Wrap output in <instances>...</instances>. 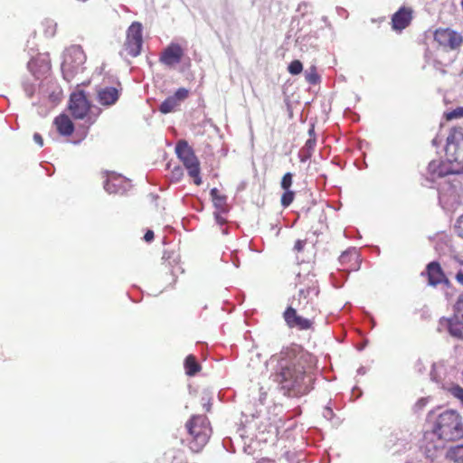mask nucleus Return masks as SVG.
<instances>
[{"instance_id":"22","label":"nucleus","mask_w":463,"mask_h":463,"mask_svg":"<svg viewBox=\"0 0 463 463\" xmlns=\"http://www.w3.org/2000/svg\"><path fill=\"white\" fill-rule=\"evenodd\" d=\"M213 205L220 211H224V205L226 203V196L221 195L217 188H213L210 192Z\"/></svg>"},{"instance_id":"32","label":"nucleus","mask_w":463,"mask_h":463,"mask_svg":"<svg viewBox=\"0 0 463 463\" xmlns=\"http://www.w3.org/2000/svg\"><path fill=\"white\" fill-rule=\"evenodd\" d=\"M293 175L291 173H286L280 182V186L283 190H289L292 185Z\"/></svg>"},{"instance_id":"8","label":"nucleus","mask_w":463,"mask_h":463,"mask_svg":"<svg viewBox=\"0 0 463 463\" xmlns=\"http://www.w3.org/2000/svg\"><path fill=\"white\" fill-rule=\"evenodd\" d=\"M446 155L454 160L463 157V130L462 128H453L450 130L446 144Z\"/></svg>"},{"instance_id":"14","label":"nucleus","mask_w":463,"mask_h":463,"mask_svg":"<svg viewBox=\"0 0 463 463\" xmlns=\"http://www.w3.org/2000/svg\"><path fill=\"white\" fill-rule=\"evenodd\" d=\"M188 90L185 88L178 89L174 95L166 98L160 105L159 110L163 114H167L175 110L180 103L188 97Z\"/></svg>"},{"instance_id":"12","label":"nucleus","mask_w":463,"mask_h":463,"mask_svg":"<svg viewBox=\"0 0 463 463\" xmlns=\"http://www.w3.org/2000/svg\"><path fill=\"white\" fill-rule=\"evenodd\" d=\"M184 56V50L177 43H170L160 55V61L168 66L173 67L181 62Z\"/></svg>"},{"instance_id":"25","label":"nucleus","mask_w":463,"mask_h":463,"mask_svg":"<svg viewBox=\"0 0 463 463\" xmlns=\"http://www.w3.org/2000/svg\"><path fill=\"white\" fill-rule=\"evenodd\" d=\"M439 161L432 160L428 165V179L434 181L436 178L440 177L439 175Z\"/></svg>"},{"instance_id":"1","label":"nucleus","mask_w":463,"mask_h":463,"mask_svg":"<svg viewBox=\"0 0 463 463\" xmlns=\"http://www.w3.org/2000/svg\"><path fill=\"white\" fill-rule=\"evenodd\" d=\"M299 347L295 345L283 349L279 354H273L269 363L276 362L272 376L274 381L288 392V395L301 396L311 389L312 375L306 373L302 357L298 355Z\"/></svg>"},{"instance_id":"24","label":"nucleus","mask_w":463,"mask_h":463,"mask_svg":"<svg viewBox=\"0 0 463 463\" xmlns=\"http://www.w3.org/2000/svg\"><path fill=\"white\" fill-rule=\"evenodd\" d=\"M305 80L311 85H316L320 81V76L317 72V68L311 66L309 69L305 71Z\"/></svg>"},{"instance_id":"16","label":"nucleus","mask_w":463,"mask_h":463,"mask_svg":"<svg viewBox=\"0 0 463 463\" xmlns=\"http://www.w3.org/2000/svg\"><path fill=\"white\" fill-rule=\"evenodd\" d=\"M427 275L429 279V284L430 286H437L440 283H445L446 285L449 284V279L445 277V274L437 261H432L427 265Z\"/></svg>"},{"instance_id":"52","label":"nucleus","mask_w":463,"mask_h":463,"mask_svg":"<svg viewBox=\"0 0 463 463\" xmlns=\"http://www.w3.org/2000/svg\"><path fill=\"white\" fill-rule=\"evenodd\" d=\"M432 143H433L434 146H436V144H438V141H436V139H433Z\"/></svg>"},{"instance_id":"27","label":"nucleus","mask_w":463,"mask_h":463,"mask_svg":"<svg viewBox=\"0 0 463 463\" xmlns=\"http://www.w3.org/2000/svg\"><path fill=\"white\" fill-rule=\"evenodd\" d=\"M450 159L448 158L446 161H439V175L440 177L450 175L451 172H458V170H451L450 168Z\"/></svg>"},{"instance_id":"26","label":"nucleus","mask_w":463,"mask_h":463,"mask_svg":"<svg viewBox=\"0 0 463 463\" xmlns=\"http://www.w3.org/2000/svg\"><path fill=\"white\" fill-rule=\"evenodd\" d=\"M454 312L456 319H461V322H463V293L458 297L454 305Z\"/></svg>"},{"instance_id":"5","label":"nucleus","mask_w":463,"mask_h":463,"mask_svg":"<svg viewBox=\"0 0 463 463\" xmlns=\"http://www.w3.org/2000/svg\"><path fill=\"white\" fill-rule=\"evenodd\" d=\"M175 153L187 169L189 175L194 178V183L200 185L202 184L200 162L187 141L179 140L175 146Z\"/></svg>"},{"instance_id":"2","label":"nucleus","mask_w":463,"mask_h":463,"mask_svg":"<svg viewBox=\"0 0 463 463\" xmlns=\"http://www.w3.org/2000/svg\"><path fill=\"white\" fill-rule=\"evenodd\" d=\"M433 433L446 441L463 438V422L460 415L453 410L440 412L433 425Z\"/></svg>"},{"instance_id":"44","label":"nucleus","mask_w":463,"mask_h":463,"mask_svg":"<svg viewBox=\"0 0 463 463\" xmlns=\"http://www.w3.org/2000/svg\"><path fill=\"white\" fill-rule=\"evenodd\" d=\"M456 279L457 281L463 286V270H459L457 274H456Z\"/></svg>"},{"instance_id":"3","label":"nucleus","mask_w":463,"mask_h":463,"mask_svg":"<svg viewBox=\"0 0 463 463\" xmlns=\"http://www.w3.org/2000/svg\"><path fill=\"white\" fill-rule=\"evenodd\" d=\"M185 426L188 433L192 437L190 449L193 452H200L208 442L211 435V429L207 418L201 415L193 416Z\"/></svg>"},{"instance_id":"41","label":"nucleus","mask_w":463,"mask_h":463,"mask_svg":"<svg viewBox=\"0 0 463 463\" xmlns=\"http://www.w3.org/2000/svg\"><path fill=\"white\" fill-rule=\"evenodd\" d=\"M305 245V241L301 240H298L294 245V249L298 251H301Z\"/></svg>"},{"instance_id":"31","label":"nucleus","mask_w":463,"mask_h":463,"mask_svg":"<svg viewBox=\"0 0 463 463\" xmlns=\"http://www.w3.org/2000/svg\"><path fill=\"white\" fill-rule=\"evenodd\" d=\"M450 159V169L451 170H458V172H451L450 175H460L463 174V164L461 163V160L463 157H461L458 160H454L452 157H448Z\"/></svg>"},{"instance_id":"49","label":"nucleus","mask_w":463,"mask_h":463,"mask_svg":"<svg viewBox=\"0 0 463 463\" xmlns=\"http://www.w3.org/2000/svg\"><path fill=\"white\" fill-rule=\"evenodd\" d=\"M263 463H275V462L272 460H264Z\"/></svg>"},{"instance_id":"11","label":"nucleus","mask_w":463,"mask_h":463,"mask_svg":"<svg viewBox=\"0 0 463 463\" xmlns=\"http://www.w3.org/2000/svg\"><path fill=\"white\" fill-rule=\"evenodd\" d=\"M130 188V180L114 173L108 175L106 181L104 182V189L109 194H123Z\"/></svg>"},{"instance_id":"43","label":"nucleus","mask_w":463,"mask_h":463,"mask_svg":"<svg viewBox=\"0 0 463 463\" xmlns=\"http://www.w3.org/2000/svg\"><path fill=\"white\" fill-rule=\"evenodd\" d=\"M267 398V393L265 392H262V388L260 389V398H259V401H260V403L261 405L264 404V402Z\"/></svg>"},{"instance_id":"30","label":"nucleus","mask_w":463,"mask_h":463,"mask_svg":"<svg viewBox=\"0 0 463 463\" xmlns=\"http://www.w3.org/2000/svg\"><path fill=\"white\" fill-rule=\"evenodd\" d=\"M357 251L355 249H349L345 251H344L340 257L339 261L344 264L349 261L352 258H357Z\"/></svg>"},{"instance_id":"29","label":"nucleus","mask_w":463,"mask_h":463,"mask_svg":"<svg viewBox=\"0 0 463 463\" xmlns=\"http://www.w3.org/2000/svg\"><path fill=\"white\" fill-rule=\"evenodd\" d=\"M295 194L291 190H285L284 194L281 196V204L284 208L290 205V203L294 200Z\"/></svg>"},{"instance_id":"42","label":"nucleus","mask_w":463,"mask_h":463,"mask_svg":"<svg viewBox=\"0 0 463 463\" xmlns=\"http://www.w3.org/2000/svg\"><path fill=\"white\" fill-rule=\"evenodd\" d=\"M214 217H215V221H216V222H217L218 224H220V225L224 224V223H225V222H226V221H225V219H224L223 217H222V216H221V214H220V213H214Z\"/></svg>"},{"instance_id":"45","label":"nucleus","mask_w":463,"mask_h":463,"mask_svg":"<svg viewBox=\"0 0 463 463\" xmlns=\"http://www.w3.org/2000/svg\"><path fill=\"white\" fill-rule=\"evenodd\" d=\"M308 135H309V137H316L314 127L309 128Z\"/></svg>"},{"instance_id":"51","label":"nucleus","mask_w":463,"mask_h":463,"mask_svg":"<svg viewBox=\"0 0 463 463\" xmlns=\"http://www.w3.org/2000/svg\"><path fill=\"white\" fill-rule=\"evenodd\" d=\"M234 265H235L236 267H239V261H238V260H236V261H234Z\"/></svg>"},{"instance_id":"20","label":"nucleus","mask_w":463,"mask_h":463,"mask_svg":"<svg viewBox=\"0 0 463 463\" xmlns=\"http://www.w3.org/2000/svg\"><path fill=\"white\" fill-rule=\"evenodd\" d=\"M317 144L316 137H309L307 141L305 146L300 149L299 151V158L301 162H306L312 156V154L315 150V146Z\"/></svg>"},{"instance_id":"21","label":"nucleus","mask_w":463,"mask_h":463,"mask_svg":"<svg viewBox=\"0 0 463 463\" xmlns=\"http://www.w3.org/2000/svg\"><path fill=\"white\" fill-rule=\"evenodd\" d=\"M184 368L186 374L194 376L201 369L200 364L197 363L195 357L192 354L188 355L184 360Z\"/></svg>"},{"instance_id":"37","label":"nucleus","mask_w":463,"mask_h":463,"mask_svg":"<svg viewBox=\"0 0 463 463\" xmlns=\"http://www.w3.org/2000/svg\"><path fill=\"white\" fill-rule=\"evenodd\" d=\"M24 90L27 97H32L35 91V86L31 83H24Z\"/></svg>"},{"instance_id":"19","label":"nucleus","mask_w":463,"mask_h":463,"mask_svg":"<svg viewBox=\"0 0 463 463\" xmlns=\"http://www.w3.org/2000/svg\"><path fill=\"white\" fill-rule=\"evenodd\" d=\"M448 330L451 336L463 339V322H461V319H456V317L449 319Z\"/></svg>"},{"instance_id":"18","label":"nucleus","mask_w":463,"mask_h":463,"mask_svg":"<svg viewBox=\"0 0 463 463\" xmlns=\"http://www.w3.org/2000/svg\"><path fill=\"white\" fill-rule=\"evenodd\" d=\"M59 133L62 136H71L74 130L71 120L66 115H60L54 120Z\"/></svg>"},{"instance_id":"17","label":"nucleus","mask_w":463,"mask_h":463,"mask_svg":"<svg viewBox=\"0 0 463 463\" xmlns=\"http://www.w3.org/2000/svg\"><path fill=\"white\" fill-rule=\"evenodd\" d=\"M119 98V91L115 87H105L98 90V100L103 106L115 104Z\"/></svg>"},{"instance_id":"47","label":"nucleus","mask_w":463,"mask_h":463,"mask_svg":"<svg viewBox=\"0 0 463 463\" xmlns=\"http://www.w3.org/2000/svg\"><path fill=\"white\" fill-rule=\"evenodd\" d=\"M36 62V61H33L32 60L31 61L28 62V67L30 70H32V66Z\"/></svg>"},{"instance_id":"15","label":"nucleus","mask_w":463,"mask_h":463,"mask_svg":"<svg viewBox=\"0 0 463 463\" xmlns=\"http://www.w3.org/2000/svg\"><path fill=\"white\" fill-rule=\"evenodd\" d=\"M412 20V9L402 6L395 12L392 17V28L395 31H402Z\"/></svg>"},{"instance_id":"35","label":"nucleus","mask_w":463,"mask_h":463,"mask_svg":"<svg viewBox=\"0 0 463 463\" xmlns=\"http://www.w3.org/2000/svg\"><path fill=\"white\" fill-rule=\"evenodd\" d=\"M454 230L457 235L463 239V213L457 219Z\"/></svg>"},{"instance_id":"33","label":"nucleus","mask_w":463,"mask_h":463,"mask_svg":"<svg viewBox=\"0 0 463 463\" xmlns=\"http://www.w3.org/2000/svg\"><path fill=\"white\" fill-rule=\"evenodd\" d=\"M449 392L456 398L460 400L463 403V388L459 385H451Z\"/></svg>"},{"instance_id":"10","label":"nucleus","mask_w":463,"mask_h":463,"mask_svg":"<svg viewBox=\"0 0 463 463\" xmlns=\"http://www.w3.org/2000/svg\"><path fill=\"white\" fill-rule=\"evenodd\" d=\"M434 39L439 45L449 47L451 50H457L463 42L460 33L449 28L436 30Z\"/></svg>"},{"instance_id":"28","label":"nucleus","mask_w":463,"mask_h":463,"mask_svg":"<svg viewBox=\"0 0 463 463\" xmlns=\"http://www.w3.org/2000/svg\"><path fill=\"white\" fill-rule=\"evenodd\" d=\"M288 71L291 75H298L303 71V64L299 60H294L288 64Z\"/></svg>"},{"instance_id":"48","label":"nucleus","mask_w":463,"mask_h":463,"mask_svg":"<svg viewBox=\"0 0 463 463\" xmlns=\"http://www.w3.org/2000/svg\"><path fill=\"white\" fill-rule=\"evenodd\" d=\"M210 403H203V407H205L206 411H210Z\"/></svg>"},{"instance_id":"7","label":"nucleus","mask_w":463,"mask_h":463,"mask_svg":"<svg viewBox=\"0 0 463 463\" xmlns=\"http://www.w3.org/2000/svg\"><path fill=\"white\" fill-rule=\"evenodd\" d=\"M90 109V104L88 101L83 90H79L71 94L69 109L75 119L85 118Z\"/></svg>"},{"instance_id":"36","label":"nucleus","mask_w":463,"mask_h":463,"mask_svg":"<svg viewBox=\"0 0 463 463\" xmlns=\"http://www.w3.org/2000/svg\"><path fill=\"white\" fill-rule=\"evenodd\" d=\"M184 175L183 169L180 166L175 167L171 172V180L173 182H179Z\"/></svg>"},{"instance_id":"9","label":"nucleus","mask_w":463,"mask_h":463,"mask_svg":"<svg viewBox=\"0 0 463 463\" xmlns=\"http://www.w3.org/2000/svg\"><path fill=\"white\" fill-rule=\"evenodd\" d=\"M296 299H292L290 305L283 313L284 320L290 328H298L299 330L309 329L312 326L311 320L305 318L297 314V308L294 307Z\"/></svg>"},{"instance_id":"6","label":"nucleus","mask_w":463,"mask_h":463,"mask_svg":"<svg viewBox=\"0 0 463 463\" xmlns=\"http://www.w3.org/2000/svg\"><path fill=\"white\" fill-rule=\"evenodd\" d=\"M142 43V25L140 23L135 22L128 30L125 50L130 56L137 57L140 54Z\"/></svg>"},{"instance_id":"40","label":"nucleus","mask_w":463,"mask_h":463,"mask_svg":"<svg viewBox=\"0 0 463 463\" xmlns=\"http://www.w3.org/2000/svg\"><path fill=\"white\" fill-rule=\"evenodd\" d=\"M323 416L327 419V420H330L331 417L333 416V411L331 408L329 407H326L324 409V411H323Z\"/></svg>"},{"instance_id":"13","label":"nucleus","mask_w":463,"mask_h":463,"mask_svg":"<svg viewBox=\"0 0 463 463\" xmlns=\"http://www.w3.org/2000/svg\"><path fill=\"white\" fill-rule=\"evenodd\" d=\"M317 296L318 290L315 286H308L307 288H300L298 296H294L292 299H296L294 307L302 312H307V310L313 309L311 294Z\"/></svg>"},{"instance_id":"38","label":"nucleus","mask_w":463,"mask_h":463,"mask_svg":"<svg viewBox=\"0 0 463 463\" xmlns=\"http://www.w3.org/2000/svg\"><path fill=\"white\" fill-rule=\"evenodd\" d=\"M144 240L146 241V242H150L154 240V232L151 231V230H148L145 235H144Z\"/></svg>"},{"instance_id":"23","label":"nucleus","mask_w":463,"mask_h":463,"mask_svg":"<svg viewBox=\"0 0 463 463\" xmlns=\"http://www.w3.org/2000/svg\"><path fill=\"white\" fill-rule=\"evenodd\" d=\"M447 457L456 463H463V445L450 448L447 453Z\"/></svg>"},{"instance_id":"34","label":"nucleus","mask_w":463,"mask_h":463,"mask_svg":"<svg viewBox=\"0 0 463 463\" xmlns=\"http://www.w3.org/2000/svg\"><path fill=\"white\" fill-rule=\"evenodd\" d=\"M463 117V107L457 108L456 109H453L452 111L446 114V118L448 120H451L454 118H459Z\"/></svg>"},{"instance_id":"39","label":"nucleus","mask_w":463,"mask_h":463,"mask_svg":"<svg viewBox=\"0 0 463 463\" xmlns=\"http://www.w3.org/2000/svg\"><path fill=\"white\" fill-rule=\"evenodd\" d=\"M33 140L36 144H38L40 146H43V139L42 136L39 133H34L33 135Z\"/></svg>"},{"instance_id":"46","label":"nucleus","mask_w":463,"mask_h":463,"mask_svg":"<svg viewBox=\"0 0 463 463\" xmlns=\"http://www.w3.org/2000/svg\"><path fill=\"white\" fill-rule=\"evenodd\" d=\"M365 373H366V370L364 366L359 367L357 370L358 374H364Z\"/></svg>"},{"instance_id":"50","label":"nucleus","mask_w":463,"mask_h":463,"mask_svg":"<svg viewBox=\"0 0 463 463\" xmlns=\"http://www.w3.org/2000/svg\"><path fill=\"white\" fill-rule=\"evenodd\" d=\"M49 68H50V67H49V64H48V63H45V64H44V69H45V70H49Z\"/></svg>"},{"instance_id":"4","label":"nucleus","mask_w":463,"mask_h":463,"mask_svg":"<svg viewBox=\"0 0 463 463\" xmlns=\"http://www.w3.org/2000/svg\"><path fill=\"white\" fill-rule=\"evenodd\" d=\"M86 55L80 45H71L66 49L61 63L64 80L70 82L78 73L84 71Z\"/></svg>"},{"instance_id":"53","label":"nucleus","mask_w":463,"mask_h":463,"mask_svg":"<svg viewBox=\"0 0 463 463\" xmlns=\"http://www.w3.org/2000/svg\"><path fill=\"white\" fill-rule=\"evenodd\" d=\"M432 143H433L434 146H436V144H438V141H436V139H433Z\"/></svg>"}]
</instances>
